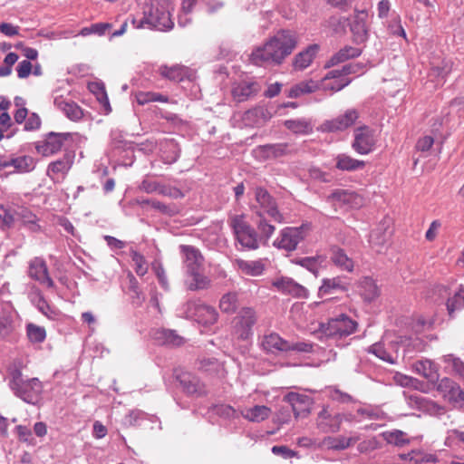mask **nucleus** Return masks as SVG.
Here are the masks:
<instances>
[{
	"mask_svg": "<svg viewBox=\"0 0 464 464\" xmlns=\"http://www.w3.org/2000/svg\"><path fill=\"white\" fill-rule=\"evenodd\" d=\"M296 44L297 40L295 34L282 30L263 45L256 47L252 51L249 60L257 66L279 65L292 53Z\"/></svg>",
	"mask_w": 464,
	"mask_h": 464,
	"instance_id": "f257e3e1",
	"label": "nucleus"
},
{
	"mask_svg": "<svg viewBox=\"0 0 464 464\" xmlns=\"http://www.w3.org/2000/svg\"><path fill=\"white\" fill-rule=\"evenodd\" d=\"M173 10L174 6L170 0H150L144 9L143 18L132 19V24L138 29L147 26L162 32L169 31L174 27L171 19Z\"/></svg>",
	"mask_w": 464,
	"mask_h": 464,
	"instance_id": "f03ea898",
	"label": "nucleus"
},
{
	"mask_svg": "<svg viewBox=\"0 0 464 464\" xmlns=\"http://www.w3.org/2000/svg\"><path fill=\"white\" fill-rule=\"evenodd\" d=\"M11 388L18 397L31 404H35L39 401L42 392V384L37 378L25 380L20 371L13 372Z\"/></svg>",
	"mask_w": 464,
	"mask_h": 464,
	"instance_id": "7ed1b4c3",
	"label": "nucleus"
},
{
	"mask_svg": "<svg viewBox=\"0 0 464 464\" xmlns=\"http://www.w3.org/2000/svg\"><path fill=\"white\" fill-rule=\"evenodd\" d=\"M228 222L242 247L247 249H256L258 247L257 234L246 220L245 215H234Z\"/></svg>",
	"mask_w": 464,
	"mask_h": 464,
	"instance_id": "20e7f679",
	"label": "nucleus"
},
{
	"mask_svg": "<svg viewBox=\"0 0 464 464\" xmlns=\"http://www.w3.org/2000/svg\"><path fill=\"white\" fill-rule=\"evenodd\" d=\"M182 309L187 318L193 319L203 325L213 324L218 320L217 310L200 300H189L183 305Z\"/></svg>",
	"mask_w": 464,
	"mask_h": 464,
	"instance_id": "39448f33",
	"label": "nucleus"
},
{
	"mask_svg": "<svg viewBox=\"0 0 464 464\" xmlns=\"http://www.w3.org/2000/svg\"><path fill=\"white\" fill-rule=\"evenodd\" d=\"M358 324L345 314L332 318L327 324L321 325L322 332L328 337L342 338L353 334Z\"/></svg>",
	"mask_w": 464,
	"mask_h": 464,
	"instance_id": "423d86ee",
	"label": "nucleus"
},
{
	"mask_svg": "<svg viewBox=\"0 0 464 464\" xmlns=\"http://www.w3.org/2000/svg\"><path fill=\"white\" fill-rule=\"evenodd\" d=\"M377 142L375 131L367 126L359 127L354 130L352 148L361 155H366L374 150Z\"/></svg>",
	"mask_w": 464,
	"mask_h": 464,
	"instance_id": "0eeeda50",
	"label": "nucleus"
},
{
	"mask_svg": "<svg viewBox=\"0 0 464 464\" xmlns=\"http://www.w3.org/2000/svg\"><path fill=\"white\" fill-rule=\"evenodd\" d=\"M437 391L456 407H464V390L450 378L444 377L438 382Z\"/></svg>",
	"mask_w": 464,
	"mask_h": 464,
	"instance_id": "6e6552de",
	"label": "nucleus"
},
{
	"mask_svg": "<svg viewBox=\"0 0 464 464\" xmlns=\"http://www.w3.org/2000/svg\"><path fill=\"white\" fill-rule=\"evenodd\" d=\"M358 117L359 113L355 109H348L343 114L324 121L319 130L323 132L342 131L353 125Z\"/></svg>",
	"mask_w": 464,
	"mask_h": 464,
	"instance_id": "1a4fd4ad",
	"label": "nucleus"
},
{
	"mask_svg": "<svg viewBox=\"0 0 464 464\" xmlns=\"http://www.w3.org/2000/svg\"><path fill=\"white\" fill-rule=\"evenodd\" d=\"M408 406L414 410H419L430 415L439 416L445 413V409L435 401L424 398L419 394H410L403 392Z\"/></svg>",
	"mask_w": 464,
	"mask_h": 464,
	"instance_id": "9d476101",
	"label": "nucleus"
},
{
	"mask_svg": "<svg viewBox=\"0 0 464 464\" xmlns=\"http://www.w3.org/2000/svg\"><path fill=\"white\" fill-rule=\"evenodd\" d=\"M304 237L302 227H285L275 240L274 246L285 251H293Z\"/></svg>",
	"mask_w": 464,
	"mask_h": 464,
	"instance_id": "9b49d317",
	"label": "nucleus"
},
{
	"mask_svg": "<svg viewBox=\"0 0 464 464\" xmlns=\"http://www.w3.org/2000/svg\"><path fill=\"white\" fill-rule=\"evenodd\" d=\"M328 200L335 208H358L362 206L363 198L353 191L336 189L329 197Z\"/></svg>",
	"mask_w": 464,
	"mask_h": 464,
	"instance_id": "f8f14e48",
	"label": "nucleus"
},
{
	"mask_svg": "<svg viewBox=\"0 0 464 464\" xmlns=\"http://www.w3.org/2000/svg\"><path fill=\"white\" fill-rule=\"evenodd\" d=\"M255 198L262 209L260 211L263 215L267 214L276 222H283V215L278 211L276 201L265 188H256L255 191Z\"/></svg>",
	"mask_w": 464,
	"mask_h": 464,
	"instance_id": "ddd939ff",
	"label": "nucleus"
},
{
	"mask_svg": "<svg viewBox=\"0 0 464 464\" xmlns=\"http://www.w3.org/2000/svg\"><path fill=\"white\" fill-rule=\"evenodd\" d=\"M272 286L284 295H289L294 297L303 298L307 296V290L292 278L287 276H279L272 281Z\"/></svg>",
	"mask_w": 464,
	"mask_h": 464,
	"instance_id": "4468645a",
	"label": "nucleus"
},
{
	"mask_svg": "<svg viewBox=\"0 0 464 464\" xmlns=\"http://www.w3.org/2000/svg\"><path fill=\"white\" fill-rule=\"evenodd\" d=\"M284 401L291 404L292 410L296 418L306 417L311 411L312 399L304 394L289 392L284 397Z\"/></svg>",
	"mask_w": 464,
	"mask_h": 464,
	"instance_id": "2eb2a0df",
	"label": "nucleus"
},
{
	"mask_svg": "<svg viewBox=\"0 0 464 464\" xmlns=\"http://www.w3.org/2000/svg\"><path fill=\"white\" fill-rule=\"evenodd\" d=\"M343 415L336 413L332 414L327 408H324L317 417V427L323 432H337L343 421Z\"/></svg>",
	"mask_w": 464,
	"mask_h": 464,
	"instance_id": "dca6fc26",
	"label": "nucleus"
},
{
	"mask_svg": "<svg viewBox=\"0 0 464 464\" xmlns=\"http://www.w3.org/2000/svg\"><path fill=\"white\" fill-rule=\"evenodd\" d=\"M179 249L183 256L186 273L203 269L204 257L198 248L192 246L181 245Z\"/></svg>",
	"mask_w": 464,
	"mask_h": 464,
	"instance_id": "f3484780",
	"label": "nucleus"
},
{
	"mask_svg": "<svg viewBox=\"0 0 464 464\" xmlns=\"http://www.w3.org/2000/svg\"><path fill=\"white\" fill-rule=\"evenodd\" d=\"M256 321L255 312L251 308H244L236 318V331L241 339H246L252 326Z\"/></svg>",
	"mask_w": 464,
	"mask_h": 464,
	"instance_id": "a211bd4d",
	"label": "nucleus"
},
{
	"mask_svg": "<svg viewBox=\"0 0 464 464\" xmlns=\"http://www.w3.org/2000/svg\"><path fill=\"white\" fill-rule=\"evenodd\" d=\"M261 346L266 352L270 353L289 351V342L283 339L276 333L265 334L261 341Z\"/></svg>",
	"mask_w": 464,
	"mask_h": 464,
	"instance_id": "6ab92c4d",
	"label": "nucleus"
},
{
	"mask_svg": "<svg viewBox=\"0 0 464 464\" xmlns=\"http://www.w3.org/2000/svg\"><path fill=\"white\" fill-rule=\"evenodd\" d=\"M392 231L389 229L385 223L380 224L370 234L369 242L372 248L378 253H382L388 244Z\"/></svg>",
	"mask_w": 464,
	"mask_h": 464,
	"instance_id": "aec40b11",
	"label": "nucleus"
},
{
	"mask_svg": "<svg viewBox=\"0 0 464 464\" xmlns=\"http://www.w3.org/2000/svg\"><path fill=\"white\" fill-rule=\"evenodd\" d=\"M412 370L414 372L421 375L431 383H435L439 381V368L429 359L416 361L412 364Z\"/></svg>",
	"mask_w": 464,
	"mask_h": 464,
	"instance_id": "412c9836",
	"label": "nucleus"
},
{
	"mask_svg": "<svg viewBox=\"0 0 464 464\" xmlns=\"http://www.w3.org/2000/svg\"><path fill=\"white\" fill-rule=\"evenodd\" d=\"M320 90L324 92H336L346 87L351 80L342 75L333 74V70L328 72L320 81Z\"/></svg>",
	"mask_w": 464,
	"mask_h": 464,
	"instance_id": "4be33fe9",
	"label": "nucleus"
},
{
	"mask_svg": "<svg viewBox=\"0 0 464 464\" xmlns=\"http://www.w3.org/2000/svg\"><path fill=\"white\" fill-rule=\"evenodd\" d=\"M367 13L358 11L351 24V31L353 35V41L357 44L363 43L368 37V29L366 26Z\"/></svg>",
	"mask_w": 464,
	"mask_h": 464,
	"instance_id": "5701e85b",
	"label": "nucleus"
},
{
	"mask_svg": "<svg viewBox=\"0 0 464 464\" xmlns=\"http://www.w3.org/2000/svg\"><path fill=\"white\" fill-rule=\"evenodd\" d=\"M29 276L43 283L48 286H53V282L48 276L45 263L40 258H34L31 261L28 271Z\"/></svg>",
	"mask_w": 464,
	"mask_h": 464,
	"instance_id": "b1692460",
	"label": "nucleus"
},
{
	"mask_svg": "<svg viewBox=\"0 0 464 464\" xmlns=\"http://www.w3.org/2000/svg\"><path fill=\"white\" fill-rule=\"evenodd\" d=\"M318 51L319 45L314 44L297 53L293 61L294 68L299 71L307 68L312 63Z\"/></svg>",
	"mask_w": 464,
	"mask_h": 464,
	"instance_id": "393cba45",
	"label": "nucleus"
},
{
	"mask_svg": "<svg viewBox=\"0 0 464 464\" xmlns=\"http://www.w3.org/2000/svg\"><path fill=\"white\" fill-rule=\"evenodd\" d=\"M139 188L149 194L158 193L160 195L170 197H178V195L180 194L179 190L169 188L150 179H144L141 181Z\"/></svg>",
	"mask_w": 464,
	"mask_h": 464,
	"instance_id": "a878e982",
	"label": "nucleus"
},
{
	"mask_svg": "<svg viewBox=\"0 0 464 464\" xmlns=\"http://www.w3.org/2000/svg\"><path fill=\"white\" fill-rule=\"evenodd\" d=\"M188 279L186 285L190 291L204 290L209 287L210 280L203 275L202 269H198L186 273Z\"/></svg>",
	"mask_w": 464,
	"mask_h": 464,
	"instance_id": "bb28decb",
	"label": "nucleus"
},
{
	"mask_svg": "<svg viewBox=\"0 0 464 464\" xmlns=\"http://www.w3.org/2000/svg\"><path fill=\"white\" fill-rule=\"evenodd\" d=\"M240 272L246 276H259L265 271V264L261 260H243L235 261Z\"/></svg>",
	"mask_w": 464,
	"mask_h": 464,
	"instance_id": "cd10ccee",
	"label": "nucleus"
},
{
	"mask_svg": "<svg viewBox=\"0 0 464 464\" xmlns=\"http://www.w3.org/2000/svg\"><path fill=\"white\" fill-rule=\"evenodd\" d=\"M334 160L336 169L342 171H355L363 169L365 166L363 160L353 159L344 153L338 154Z\"/></svg>",
	"mask_w": 464,
	"mask_h": 464,
	"instance_id": "c85d7f7f",
	"label": "nucleus"
},
{
	"mask_svg": "<svg viewBox=\"0 0 464 464\" xmlns=\"http://www.w3.org/2000/svg\"><path fill=\"white\" fill-rule=\"evenodd\" d=\"M362 50L353 46H344L335 53L327 62L326 66H335L339 63H344L349 59L360 56Z\"/></svg>",
	"mask_w": 464,
	"mask_h": 464,
	"instance_id": "c756f323",
	"label": "nucleus"
},
{
	"mask_svg": "<svg viewBox=\"0 0 464 464\" xmlns=\"http://www.w3.org/2000/svg\"><path fill=\"white\" fill-rule=\"evenodd\" d=\"M348 289V283L343 277L336 276L333 278H325L323 280L322 285L319 287V295H329L334 291L341 290L346 291Z\"/></svg>",
	"mask_w": 464,
	"mask_h": 464,
	"instance_id": "7c9ffc66",
	"label": "nucleus"
},
{
	"mask_svg": "<svg viewBox=\"0 0 464 464\" xmlns=\"http://www.w3.org/2000/svg\"><path fill=\"white\" fill-rule=\"evenodd\" d=\"M320 90V82L308 80L303 81L294 86L288 91V97L298 98L304 94H308Z\"/></svg>",
	"mask_w": 464,
	"mask_h": 464,
	"instance_id": "2f4dec72",
	"label": "nucleus"
},
{
	"mask_svg": "<svg viewBox=\"0 0 464 464\" xmlns=\"http://www.w3.org/2000/svg\"><path fill=\"white\" fill-rule=\"evenodd\" d=\"M258 92V87L256 82H242L236 85L232 90L233 97L237 102H241L248 99Z\"/></svg>",
	"mask_w": 464,
	"mask_h": 464,
	"instance_id": "473e14b6",
	"label": "nucleus"
},
{
	"mask_svg": "<svg viewBox=\"0 0 464 464\" xmlns=\"http://www.w3.org/2000/svg\"><path fill=\"white\" fill-rule=\"evenodd\" d=\"M271 414L270 408L264 405H256L252 408L245 409L241 415L253 422H260L269 418Z\"/></svg>",
	"mask_w": 464,
	"mask_h": 464,
	"instance_id": "72a5a7b5",
	"label": "nucleus"
},
{
	"mask_svg": "<svg viewBox=\"0 0 464 464\" xmlns=\"http://www.w3.org/2000/svg\"><path fill=\"white\" fill-rule=\"evenodd\" d=\"M360 293L367 302H372L379 296V288L375 281L371 277H363L360 283Z\"/></svg>",
	"mask_w": 464,
	"mask_h": 464,
	"instance_id": "f704fd0d",
	"label": "nucleus"
},
{
	"mask_svg": "<svg viewBox=\"0 0 464 464\" xmlns=\"http://www.w3.org/2000/svg\"><path fill=\"white\" fill-rule=\"evenodd\" d=\"M35 149L38 153L45 157L54 154L58 151V133L50 132L47 139L37 144Z\"/></svg>",
	"mask_w": 464,
	"mask_h": 464,
	"instance_id": "c9c22d12",
	"label": "nucleus"
},
{
	"mask_svg": "<svg viewBox=\"0 0 464 464\" xmlns=\"http://www.w3.org/2000/svg\"><path fill=\"white\" fill-rule=\"evenodd\" d=\"M89 91L96 96L97 101L104 108L106 113L111 112V108L109 102L107 92L103 82H92L88 84Z\"/></svg>",
	"mask_w": 464,
	"mask_h": 464,
	"instance_id": "e433bc0d",
	"label": "nucleus"
},
{
	"mask_svg": "<svg viewBox=\"0 0 464 464\" xmlns=\"http://www.w3.org/2000/svg\"><path fill=\"white\" fill-rule=\"evenodd\" d=\"M331 260L339 266L341 269L351 272L353 269V262L348 257L346 253L337 247L334 246L332 249Z\"/></svg>",
	"mask_w": 464,
	"mask_h": 464,
	"instance_id": "4c0bfd02",
	"label": "nucleus"
},
{
	"mask_svg": "<svg viewBox=\"0 0 464 464\" xmlns=\"http://www.w3.org/2000/svg\"><path fill=\"white\" fill-rule=\"evenodd\" d=\"M159 70L162 77L177 82L182 81L188 72V69L185 66L178 64L170 67L162 65Z\"/></svg>",
	"mask_w": 464,
	"mask_h": 464,
	"instance_id": "58836bf2",
	"label": "nucleus"
},
{
	"mask_svg": "<svg viewBox=\"0 0 464 464\" xmlns=\"http://www.w3.org/2000/svg\"><path fill=\"white\" fill-rule=\"evenodd\" d=\"M360 440L359 436H351V437H344V436H339L336 438L328 437L325 439V444L329 449L333 450H345L351 445H353Z\"/></svg>",
	"mask_w": 464,
	"mask_h": 464,
	"instance_id": "ea45409f",
	"label": "nucleus"
},
{
	"mask_svg": "<svg viewBox=\"0 0 464 464\" xmlns=\"http://www.w3.org/2000/svg\"><path fill=\"white\" fill-rule=\"evenodd\" d=\"M2 167L13 166L16 170L25 172L34 168V162L32 157L23 156L11 160L10 161H0Z\"/></svg>",
	"mask_w": 464,
	"mask_h": 464,
	"instance_id": "a19ab883",
	"label": "nucleus"
},
{
	"mask_svg": "<svg viewBox=\"0 0 464 464\" xmlns=\"http://www.w3.org/2000/svg\"><path fill=\"white\" fill-rule=\"evenodd\" d=\"M155 339L160 344L162 345H179L182 343V338L172 330L162 329L157 331Z\"/></svg>",
	"mask_w": 464,
	"mask_h": 464,
	"instance_id": "79ce46f5",
	"label": "nucleus"
},
{
	"mask_svg": "<svg viewBox=\"0 0 464 464\" xmlns=\"http://www.w3.org/2000/svg\"><path fill=\"white\" fill-rule=\"evenodd\" d=\"M179 381L185 392L195 394L200 391V382L198 379L188 372H184L179 376Z\"/></svg>",
	"mask_w": 464,
	"mask_h": 464,
	"instance_id": "37998d69",
	"label": "nucleus"
},
{
	"mask_svg": "<svg viewBox=\"0 0 464 464\" xmlns=\"http://www.w3.org/2000/svg\"><path fill=\"white\" fill-rule=\"evenodd\" d=\"M285 126L296 134H308L313 131L311 122L305 119L287 120Z\"/></svg>",
	"mask_w": 464,
	"mask_h": 464,
	"instance_id": "c03bdc74",
	"label": "nucleus"
},
{
	"mask_svg": "<svg viewBox=\"0 0 464 464\" xmlns=\"http://www.w3.org/2000/svg\"><path fill=\"white\" fill-rule=\"evenodd\" d=\"M368 352L373 353L375 356L380 358L381 360L389 362L391 364L396 363L397 354H392L383 343H376L371 345L368 349Z\"/></svg>",
	"mask_w": 464,
	"mask_h": 464,
	"instance_id": "a18cd8bd",
	"label": "nucleus"
},
{
	"mask_svg": "<svg viewBox=\"0 0 464 464\" xmlns=\"http://www.w3.org/2000/svg\"><path fill=\"white\" fill-rule=\"evenodd\" d=\"M382 436L387 441V443L398 447H402L410 443V440L407 438L406 433L399 430L385 431L382 434Z\"/></svg>",
	"mask_w": 464,
	"mask_h": 464,
	"instance_id": "49530a36",
	"label": "nucleus"
},
{
	"mask_svg": "<svg viewBox=\"0 0 464 464\" xmlns=\"http://www.w3.org/2000/svg\"><path fill=\"white\" fill-rule=\"evenodd\" d=\"M130 255L131 257L132 266H133L135 273L139 276H145L148 272L149 266H148V262L146 261L144 256L134 249H131L130 251Z\"/></svg>",
	"mask_w": 464,
	"mask_h": 464,
	"instance_id": "de8ad7c7",
	"label": "nucleus"
},
{
	"mask_svg": "<svg viewBox=\"0 0 464 464\" xmlns=\"http://www.w3.org/2000/svg\"><path fill=\"white\" fill-rule=\"evenodd\" d=\"M238 305L237 293H227L224 295L219 302V308L227 314L234 313Z\"/></svg>",
	"mask_w": 464,
	"mask_h": 464,
	"instance_id": "09e8293b",
	"label": "nucleus"
},
{
	"mask_svg": "<svg viewBox=\"0 0 464 464\" xmlns=\"http://www.w3.org/2000/svg\"><path fill=\"white\" fill-rule=\"evenodd\" d=\"M443 362L450 365L454 373L462 381H464V362L454 356L453 354L444 355L442 358Z\"/></svg>",
	"mask_w": 464,
	"mask_h": 464,
	"instance_id": "8fccbe9b",
	"label": "nucleus"
},
{
	"mask_svg": "<svg viewBox=\"0 0 464 464\" xmlns=\"http://www.w3.org/2000/svg\"><path fill=\"white\" fill-rule=\"evenodd\" d=\"M323 259L320 256L316 257H303L296 259L295 261V264L305 267L310 272H312L315 276L319 274L320 266L323 263Z\"/></svg>",
	"mask_w": 464,
	"mask_h": 464,
	"instance_id": "3c124183",
	"label": "nucleus"
},
{
	"mask_svg": "<svg viewBox=\"0 0 464 464\" xmlns=\"http://www.w3.org/2000/svg\"><path fill=\"white\" fill-rule=\"evenodd\" d=\"M136 98L137 102L140 105H144L151 102H168L169 101L167 96L153 92H140L137 94Z\"/></svg>",
	"mask_w": 464,
	"mask_h": 464,
	"instance_id": "603ef678",
	"label": "nucleus"
},
{
	"mask_svg": "<svg viewBox=\"0 0 464 464\" xmlns=\"http://www.w3.org/2000/svg\"><path fill=\"white\" fill-rule=\"evenodd\" d=\"M63 104L62 107V103L60 102V109H62L69 120L76 121L82 119L83 112L80 106L74 102H64Z\"/></svg>",
	"mask_w": 464,
	"mask_h": 464,
	"instance_id": "864d4df0",
	"label": "nucleus"
},
{
	"mask_svg": "<svg viewBox=\"0 0 464 464\" xmlns=\"http://www.w3.org/2000/svg\"><path fill=\"white\" fill-rule=\"evenodd\" d=\"M324 25L331 29L334 34H343L346 28V19L342 16L334 15L327 19Z\"/></svg>",
	"mask_w": 464,
	"mask_h": 464,
	"instance_id": "5fc2aeb1",
	"label": "nucleus"
},
{
	"mask_svg": "<svg viewBox=\"0 0 464 464\" xmlns=\"http://www.w3.org/2000/svg\"><path fill=\"white\" fill-rule=\"evenodd\" d=\"M357 413L362 417L369 420H384L386 418L385 412H383L378 407H364L360 408L357 411Z\"/></svg>",
	"mask_w": 464,
	"mask_h": 464,
	"instance_id": "6e6d98bb",
	"label": "nucleus"
},
{
	"mask_svg": "<svg viewBox=\"0 0 464 464\" xmlns=\"http://www.w3.org/2000/svg\"><path fill=\"white\" fill-rule=\"evenodd\" d=\"M464 307V290L460 288L455 293L453 297L450 298L447 302V309L450 315H452L454 311Z\"/></svg>",
	"mask_w": 464,
	"mask_h": 464,
	"instance_id": "4d7b16f0",
	"label": "nucleus"
},
{
	"mask_svg": "<svg viewBox=\"0 0 464 464\" xmlns=\"http://www.w3.org/2000/svg\"><path fill=\"white\" fill-rule=\"evenodd\" d=\"M363 72V64L361 63H349L343 66L342 69L333 70V74L342 75L343 78H347L348 75L353 73H362Z\"/></svg>",
	"mask_w": 464,
	"mask_h": 464,
	"instance_id": "13d9d810",
	"label": "nucleus"
},
{
	"mask_svg": "<svg viewBox=\"0 0 464 464\" xmlns=\"http://www.w3.org/2000/svg\"><path fill=\"white\" fill-rule=\"evenodd\" d=\"M256 213L259 217V220L256 223L257 227H258L261 235L266 239H268L274 234L275 227L266 222V220L261 211H256Z\"/></svg>",
	"mask_w": 464,
	"mask_h": 464,
	"instance_id": "bf43d9fd",
	"label": "nucleus"
},
{
	"mask_svg": "<svg viewBox=\"0 0 464 464\" xmlns=\"http://www.w3.org/2000/svg\"><path fill=\"white\" fill-rule=\"evenodd\" d=\"M411 457V464L435 463L437 457L433 454L424 453L419 450H412Z\"/></svg>",
	"mask_w": 464,
	"mask_h": 464,
	"instance_id": "052dcab7",
	"label": "nucleus"
},
{
	"mask_svg": "<svg viewBox=\"0 0 464 464\" xmlns=\"http://www.w3.org/2000/svg\"><path fill=\"white\" fill-rule=\"evenodd\" d=\"M394 382L402 387H413L418 389V385L420 384V381L416 378L396 372L393 377Z\"/></svg>",
	"mask_w": 464,
	"mask_h": 464,
	"instance_id": "680f3d73",
	"label": "nucleus"
},
{
	"mask_svg": "<svg viewBox=\"0 0 464 464\" xmlns=\"http://www.w3.org/2000/svg\"><path fill=\"white\" fill-rule=\"evenodd\" d=\"M27 335L30 341L40 343L45 338V331L42 327L30 324L27 326Z\"/></svg>",
	"mask_w": 464,
	"mask_h": 464,
	"instance_id": "e2e57ef3",
	"label": "nucleus"
},
{
	"mask_svg": "<svg viewBox=\"0 0 464 464\" xmlns=\"http://www.w3.org/2000/svg\"><path fill=\"white\" fill-rule=\"evenodd\" d=\"M264 150L266 152L267 156L280 157V156L285 154L286 150H287V145L286 144L266 145L264 147Z\"/></svg>",
	"mask_w": 464,
	"mask_h": 464,
	"instance_id": "0e129e2a",
	"label": "nucleus"
},
{
	"mask_svg": "<svg viewBox=\"0 0 464 464\" xmlns=\"http://www.w3.org/2000/svg\"><path fill=\"white\" fill-rule=\"evenodd\" d=\"M213 411L216 414L224 418H233L236 415V411L227 404L216 405L214 406Z\"/></svg>",
	"mask_w": 464,
	"mask_h": 464,
	"instance_id": "69168bd1",
	"label": "nucleus"
},
{
	"mask_svg": "<svg viewBox=\"0 0 464 464\" xmlns=\"http://www.w3.org/2000/svg\"><path fill=\"white\" fill-rule=\"evenodd\" d=\"M152 268H153L161 286L164 287L165 289H168V286H169L168 279H167L163 266L160 263L155 262L152 265Z\"/></svg>",
	"mask_w": 464,
	"mask_h": 464,
	"instance_id": "338daca9",
	"label": "nucleus"
},
{
	"mask_svg": "<svg viewBox=\"0 0 464 464\" xmlns=\"http://www.w3.org/2000/svg\"><path fill=\"white\" fill-rule=\"evenodd\" d=\"M17 75L19 78L24 79L30 75L32 72V63L28 60H24L19 63L17 68Z\"/></svg>",
	"mask_w": 464,
	"mask_h": 464,
	"instance_id": "774afa93",
	"label": "nucleus"
}]
</instances>
